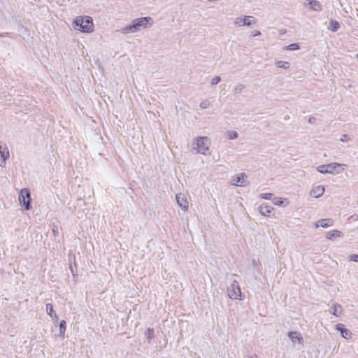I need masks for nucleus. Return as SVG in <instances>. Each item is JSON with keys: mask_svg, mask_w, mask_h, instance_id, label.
I'll use <instances>...</instances> for the list:
<instances>
[{"mask_svg": "<svg viewBox=\"0 0 358 358\" xmlns=\"http://www.w3.org/2000/svg\"><path fill=\"white\" fill-rule=\"evenodd\" d=\"M70 268H71V272H72V273H73V275H75V274H74V268H73V267H72V266H71H71H70Z\"/></svg>", "mask_w": 358, "mask_h": 358, "instance_id": "58836bf2", "label": "nucleus"}, {"mask_svg": "<svg viewBox=\"0 0 358 358\" xmlns=\"http://www.w3.org/2000/svg\"><path fill=\"white\" fill-rule=\"evenodd\" d=\"M329 307L330 312L336 317H338L342 315L343 308L341 305L336 303H332L331 305H329Z\"/></svg>", "mask_w": 358, "mask_h": 358, "instance_id": "f8f14e48", "label": "nucleus"}, {"mask_svg": "<svg viewBox=\"0 0 358 358\" xmlns=\"http://www.w3.org/2000/svg\"><path fill=\"white\" fill-rule=\"evenodd\" d=\"M350 222H355L358 220V214H354L349 217Z\"/></svg>", "mask_w": 358, "mask_h": 358, "instance_id": "473e14b6", "label": "nucleus"}, {"mask_svg": "<svg viewBox=\"0 0 358 358\" xmlns=\"http://www.w3.org/2000/svg\"><path fill=\"white\" fill-rule=\"evenodd\" d=\"M227 138L230 140L236 139L238 137V134L236 131H229L227 133Z\"/></svg>", "mask_w": 358, "mask_h": 358, "instance_id": "4be33fe9", "label": "nucleus"}, {"mask_svg": "<svg viewBox=\"0 0 358 358\" xmlns=\"http://www.w3.org/2000/svg\"><path fill=\"white\" fill-rule=\"evenodd\" d=\"M245 85L243 84H239L234 88L235 94H240L243 92V89H245Z\"/></svg>", "mask_w": 358, "mask_h": 358, "instance_id": "a878e982", "label": "nucleus"}, {"mask_svg": "<svg viewBox=\"0 0 358 358\" xmlns=\"http://www.w3.org/2000/svg\"><path fill=\"white\" fill-rule=\"evenodd\" d=\"M152 25V19L150 17H142L134 19L132 24L121 28L119 32L122 34H134L145 29Z\"/></svg>", "mask_w": 358, "mask_h": 358, "instance_id": "f257e3e1", "label": "nucleus"}, {"mask_svg": "<svg viewBox=\"0 0 358 358\" xmlns=\"http://www.w3.org/2000/svg\"><path fill=\"white\" fill-rule=\"evenodd\" d=\"M276 66L280 69H287L289 68V63L285 61H278Z\"/></svg>", "mask_w": 358, "mask_h": 358, "instance_id": "5701e85b", "label": "nucleus"}, {"mask_svg": "<svg viewBox=\"0 0 358 358\" xmlns=\"http://www.w3.org/2000/svg\"><path fill=\"white\" fill-rule=\"evenodd\" d=\"M73 29L84 33H91L94 30L92 18L90 16H79L73 21Z\"/></svg>", "mask_w": 358, "mask_h": 358, "instance_id": "f03ea898", "label": "nucleus"}, {"mask_svg": "<svg viewBox=\"0 0 358 358\" xmlns=\"http://www.w3.org/2000/svg\"><path fill=\"white\" fill-rule=\"evenodd\" d=\"M18 199L26 210L31 209V195L28 189L24 188L19 193Z\"/></svg>", "mask_w": 358, "mask_h": 358, "instance_id": "20e7f679", "label": "nucleus"}, {"mask_svg": "<svg viewBox=\"0 0 358 358\" xmlns=\"http://www.w3.org/2000/svg\"><path fill=\"white\" fill-rule=\"evenodd\" d=\"M305 5L308 6L313 11L320 12L322 10L321 3L317 0H307Z\"/></svg>", "mask_w": 358, "mask_h": 358, "instance_id": "9d476101", "label": "nucleus"}, {"mask_svg": "<svg viewBox=\"0 0 358 358\" xmlns=\"http://www.w3.org/2000/svg\"><path fill=\"white\" fill-rule=\"evenodd\" d=\"M342 236L343 234L341 231L332 230L327 233L326 238L328 239H332L334 237H341Z\"/></svg>", "mask_w": 358, "mask_h": 358, "instance_id": "a211bd4d", "label": "nucleus"}, {"mask_svg": "<svg viewBox=\"0 0 358 358\" xmlns=\"http://www.w3.org/2000/svg\"><path fill=\"white\" fill-rule=\"evenodd\" d=\"M50 317H52V319L54 320L55 322H58L59 317L57 316V315L56 313L52 314V315H50Z\"/></svg>", "mask_w": 358, "mask_h": 358, "instance_id": "f704fd0d", "label": "nucleus"}, {"mask_svg": "<svg viewBox=\"0 0 358 358\" xmlns=\"http://www.w3.org/2000/svg\"><path fill=\"white\" fill-rule=\"evenodd\" d=\"M315 121V117H310L308 120V122L310 123V124H313L314 123Z\"/></svg>", "mask_w": 358, "mask_h": 358, "instance_id": "c9c22d12", "label": "nucleus"}, {"mask_svg": "<svg viewBox=\"0 0 358 358\" xmlns=\"http://www.w3.org/2000/svg\"><path fill=\"white\" fill-rule=\"evenodd\" d=\"M288 336L294 343L296 341L299 343H301L303 341V338L296 331H289L288 333Z\"/></svg>", "mask_w": 358, "mask_h": 358, "instance_id": "f3484780", "label": "nucleus"}, {"mask_svg": "<svg viewBox=\"0 0 358 358\" xmlns=\"http://www.w3.org/2000/svg\"><path fill=\"white\" fill-rule=\"evenodd\" d=\"M326 166L328 169V173L330 174H338L341 173L345 169L347 165L345 164H339V163H330L326 164Z\"/></svg>", "mask_w": 358, "mask_h": 358, "instance_id": "0eeeda50", "label": "nucleus"}, {"mask_svg": "<svg viewBox=\"0 0 358 358\" xmlns=\"http://www.w3.org/2000/svg\"><path fill=\"white\" fill-rule=\"evenodd\" d=\"M0 156L1 157L0 166L3 167L6 164V161L9 158L10 153L6 144L3 142H0Z\"/></svg>", "mask_w": 358, "mask_h": 358, "instance_id": "6e6552de", "label": "nucleus"}, {"mask_svg": "<svg viewBox=\"0 0 358 358\" xmlns=\"http://www.w3.org/2000/svg\"><path fill=\"white\" fill-rule=\"evenodd\" d=\"M228 296L231 299H238L241 294V288L236 280H233L227 289Z\"/></svg>", "mask_w": 358, "mask_h": 358, "instance_id": "39448f33", "label": "nucleus"}, {"mask_svg": "<svg viewBox=\"0 0 358 358\" xmlns=\"http://www.w3.org/2000/svg\"><path fill=\"white\" fill-rule=\"evenodd\" d=\"M193 148L196 150V152L201 155H206L209 149L210 140L208 137H197L193 143Z\"/></svg>", "mask_w": 358, "mask_h": 358, "instance_id": "7ed1b4c3", "label": "nucleus"}, {"mask_svg": "<svg viewBox=\"0 0 358 358\" xmlns=\"http://www.w3.org/2000/svg\"><path fill=\"white\" fill-rule=\"evenodd\" d=\"M259 212L263 216L269 217L271 210L273 209L271 206L262 204L259 206Z\"/></svg>", "mask_w": 358, "mask_h": 358, "instance_id": "4468645a", "label": "nucleus"}, {"mask_svg": "<svg viewBox=\"0 0 358 358\" xmlns=\"http://www.w3.org/2000/svg\"><path fill=\"white\" fill-rule=\"evenodd\" d=\"M46 313L48 315H52L54 314L53 306L52 303H47L46 306Z\"/></svg>", "mask_w": 358, "mask_h": 358, "instance_id": "393cba45", "label": "nucleus"}, {"mask_svg": "<svg viewBox=\"0 0 358 358\" xmlns=\"http://www.w3.org/2000/svg\"><path fill=\"white\" fill-rule=\"evenodd\" d=\"M260 35H261V32L259 30H254L251 32V36L252 37H255V36H260Z\"/></svg>", "mask_w": 358, "mask_h": 358, "instance_id": "72a5a7b5", "label": "nucleus"}, {"mask_svg": "<svg viewBox=\"0 0 358 358\" xmlns=\"http://www.w3.org/2000/svg\"><path fill=\"white\" fill-rule=\"evenodd\" d=\"M273 202L276 206H280L282 204L283 201L282 199L280 197H275Z\"/></svg>", "mask_w": 358, "mask_h": 358, "instance_id": "7c9ffc66", "label": "nucleus"}, {"mask_svg": "<svg viewBox=\"0 0 358 358\" xmlns=\"http://www.w3.org/2000/svg\"><path fill=\"white\" fill-rule=\"evenodd\" d=\"M317 171L321 173L325 174L328 173V169L326 166V164L320 165L317 167Z\"/></svg>", "mask_w": 358, "mask_h": 358, "instance_id": "b1692460", "label": "nucleus"}, {"mask_svg": "<svg viewBox=\"0 0 358 358\" xmlns=\"http://www.w3.org/2000/svg\"><path fill=\"white\" fill-rule=\"evenodd\" d=\"M210 106V103L209 101L208 100H205V101H203L202 102H201L200 103V107L203 109H206L208 108H209Z\"/></svg>", "mask_w": 358, "mask_h": 358, "instance_id": "cd10ccee", "label": "nucleus"}, {"mask_svg": "<svg viewBox=\"0 0 358 358\" xmlns=\"http://www.w3.org/2000/svg\"><path fill=\"white\" fill-rule=\"evenodd\" d=\"M252 264H253V265H254V266H257V262H256V261H255V260H253V261H252Z\"/></svg>", "mask_w": 358, "mask_h": 358, "instance_id": "ea45409f", "label": "nucleus"}, {"mask_svg": "<svg viewBox=\"0 0 358 358\" xmlns=\"http://www.w3.org/2000/svg\"><path fill=\"white\" fill-rule=\"evenodd\" d=\"M255 17L251 15H245L243 17H237L234 20V24L236 27L247 26L250 27L255 24V22L253 20Z\"/></svg>", "mask_w": 358, "mask_h": 358, "instance_id": "423d86ee", "label": "nucleus"}, {"mask_svg": "<svg viewBox=\"0 0 358 358\" xmlns=\"http://www.w3.org/2000/svg\"><path fill=\"white\" fill-rule=\"evenodd\" d=\"M350 259L352 262H358V255H355V254L351 255L350 256Z\"/></svg>", "mask_w": 358, "mask_h": 358, "instance_id": "2f4dec72", "label": "nucleus"}, {"mask_svg": "<svg viewBox=\"0 0 358 358\" xmlns=\"http://www.w3.org/2000/svg\"><path fill=\"white\" fill-rule=\"evenodd\" d=\"M340 28V24L338 21L336 20H331L330 22H329V29L332 31H338V29Z\"/></svg>", "mask_w": 358, "mask_h": 358, "instance_id": "6ab92c4d", "label": "nucleus"}, {"mask_svg": "<svg viewBox=\"0 0 358 358\" xmlns=\"http://www.w3.org/2000/svg\"><path fill=\"white\" fill-rule=\"evenodd\" d=\"M245 176V174L242 173L238 175H236L232 180V185H240L243 186L245 183L244 177Z\"/></svg>", "mask_w": 358, "mask_h": 358, "instance_id": "dca6fc26", "label": "nucleus"}, {"mask_svg": "<svg viewBox=\"0 0 358 358\" xmlns=\"http://www.w3.org/2000/svg\"><path fill=\"white\" fill-rule=\"evenodd\" d=\"M59 336L62 337H64V334L66 328V322L65 320H62L59 323Z\"/></svg>", "mask_w": 358, "mask_h": 358, "instance_id": "aec40b11", "label": "nucleus"}, {"mask_svg": "<svg viewBox=\"0 0 358 358\" xmlns=\"http://www.w3.org/2000/svg\"><path fill=\"white\" fill-rule=\"evenodd\" d=\"M145 335L146 336L148 342L150 343V341L154 337V329L150 327L148 328L145 332Z\"/></svg>", "mask_w": 358, "mask_h": 358, "instance_id": "412c9836", "label": "nucleus"}, {"mask_svg": "<svg viewBox=\"0 0 358 358\" xmlns=\"http://www.w3.org/2000/svg\"><path fill=\"white\" fill-rule=\"evenodd\" d=\"M336 329L341 332L343 338L349 339L351 338L352 333L350 330L345 329L343 324H338L336 326Z\"/></svg>", "mask_w": 358, "mask_h": 358, "instance_id": "9b49d317", "label": "nucleus"}, {"mask_svg": "<svg viewBox=\"0 0 358 358\" xmlns=\"http://www.w3.org/2000/svg\"><path fill=\"white\" fill-rule=\"evenodd\" d=\"M273 196L271 193H263L259 195V197L263 199H271Z\"/></svg>", "mask_w": 358, "mask_h": 358, "instance_id": "c85d7f7f", "label": "nucleus"}, {"mask_svg": "<svg viewBox=\"0 0 358 358\" xmlns=\"http://www.w3.org/2000/svg\"><path fill=\"white\" fill-rule=\"evenodd\" d=\"M324 187L322 185H317L311 189L310 195L314 198H319L324 194Z\"/></svg>", "mask_w": 358, "mask_h": 358, "instance_id": "ddd939ff", "label": "nucleus"}, {"mask_svg": "<svg viewBox=\"0 0 358 358\" xmlns=\"http://www.w3.org/2000/svg\"><path fill=\"white\" fill-rule=\"evenodd\" d=\"M221 81V78L220 76H215L211 80V85H215L218 84Z\"/></svg>", "mask_w": 358, "mask_h": 358, "instance_id": "c756f323", "label": "nucleus"}, {"mask_svg": "<svg viewBox=\"0 0 358 358\" xmlns=\"http://www.w3.org/2000/svg\"><path fill=\"white\" fill-rule=\"evenodd\" d=\"M285 49L288 50H296L299 49V45L298 43H292V44L287 45L285 48Z\"/></svg>", "mask_w": 358, "mask_h": 358, "instance_id": "bb28decb", "label": "nucleus"}, {"mask_svg": "<svg viewBox=\"0 0 358 358\" xmlns=\"http://www.w3.org/2000/svg\"><path fill=\"white\" fill-rule=\"evenodd\" d=\"M176 200L178 205L183 210H187L188 202L185 194L182 193L177 194L176 196Z\"/></svg>", "mask_w": 358, "mask_h": 358, "instance_id": "1a4fd4ad", "label": "nucleus"}, {"mask_svg": "<svg viewBox=\"0 0 358 358\" xmlns=\"http://www.w3.org/2000/svg\"><path fill=\"white\" fill-rule=\"evenodd\" d=\"M334 225V220L330 218L327 219H322L319 220L316 224L315 227L317 228L319 227H323V228H327L329 227H331Z\"/></svg>", "mask_w": 358, "mask_h": 358, "instance_id": "2eb2a0df", "label": "nucleus"}, {"mask_svg": "<svg viewBox=\"0 0 358 358\" xmlns=\"http://www.w3.org/2000/svg\"><path fill=\"white\" fill-rule=\"evenodd\" d=\"M52 232L55 234V236L57 235V227H55V228L52 229Z\"/></svg>", "mask_w": 358, "mask_h": 358, "instance_id": "4c0bfd02", "label": "nucleus"}, {"mask_svg": "<svg viewBox=\"0 0 358 358\" xmlns=\"http://www.w3.org/2000/svg\"><path fill=\"white\" fill-rule=\"evenodd\" d=\"M348 138L347 135H343L342 138H341V141L344 142L346 141L345 138Z\"/></svg>", "mask_w": 358, "mask_h": 358, "instance_id": "e433bc0d", "label": "nucleus"}, {"mask_svg": "<svg viewBox=\"0 0 358 358\" xmlns=\"http://www.w3.org/2000/svg\"><path fill=\"white\" fill-rule=\"evenodd\" d=\"M357 57H358V55H357Z\"/></svg>", "mask_w": 358, "mask_h": 358, "instance_id": "a19ab883", "label": "nucleus"}]
</instances>
